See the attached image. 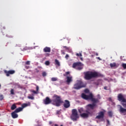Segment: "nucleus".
I'll return each instance as SVG.
<instances>
[{
  "label": "nucleus",
  "instance_id": "obj_25",
  "mask_svg": "<svg viewBox=\"0 0 126 126\" xmlns=\"http://www.w3.org/2000/svg\"><path fill=\"white\" fill-rule=\"evenodd\" d=\"M28 99H31V100H34V97L33 96H28Z\"/></svg>",
  "mask_w": 126,
  "mask_h": 126
},
{
  "label": "nucleus",
  "instance_id": "obj_34",
  "mask_svg": "<svg viewBox=\"0 0 126 126\" xmlns=\"http://www.w3.org/2000/svg\"><path fill=\"white\" fill-rule=\"evenodd\" d=\"M68 58H69V56L68 55V54H66V56H65V59L68 60Z\"/></svg>",
  "mask_w": 126,
  "mask_h": 126
},
{
  "label": "nucleus",
  "instance_id": "obj_29",
  "mask_svg": "<svg viewBox=\"0 0 126 126\" xmlns=\"http://www.w3.org/2000/svg\"><path fill=\"white\" fill-rule=\"evenodd\" d=\"M77 57H82V54L81 53H77L76 54Z\"/></svg>",
  "mask_w": 126,
  "mask_h": 126
},
{
  "label": "nucleus",
  "instance_id": "obj_32",
  "mask_svg": "<svg viewBox=\"0 0 126 126\" xmlns=\"http://www.w3.org/2000/svg\"><path fill=\"white\" fill-rule=\"evenodd\" d=\"M47 76V73L46 72H42V76L45 77Z\"/></svg>",
  "mask_w": 126,
  "mask_h": 126
},
{
  "label": "nucleus",
  "instance_id": "obj_31",
  "mask_svg": "<svg viewBox=\"0 0 126 126\" xmlns=\"http://www.w3.org/2000/svg\"><path fill=\"white\" fill-rule=\"evenodd\" d=\"M31 92H32V93H33V94H38V92H37L36 91L32 90Z\"/></svg>",
  "mask_w": 126,
  "mask_h": 126
},
{
  "label": "nucleus",
  "instance_id": "obj_1",
  "mask_svg": "<svg viewBox=\"0 0 126 126\" xmlns=\"http://www.w3.org/2000/svg\"><path fill=\"white\" fill-rule=\"evenodd\" d=\"M82 98L85 100H90L93 102V104H89L86 106V113H83L80 114L81 118L87 119L90 116H93V110L96 106V103H99V101L98 98H94V95L93 93H91L89 95H86L85 94H82Z\"/></svg>",
  "mask_w": 126,
  "mask_h": 126
},
{
  "label": "nucleus",
  "instance_id": "obj_28",
  "mask_svg": "<svg viewBox=\"0 0 126 126\" xmlns=\"http://www.w3.org/2000/svg\"><path fill=\"white\" fill-rule=\"evenodd\" d=\"M70 72L69 71H67L65 72V74H63V76H66V75H68Z\"/></svg>",
  "mask_w": 126,
  "mask_h": 126
},
{
  "label": "nucleus",
  "instance_id": "obj_8",
  "mask_svg": "<svg viewBox=\"0 0 126 126\" xmlns=\"http://www.w3.org/2000/svg\"><path fill=\"white\" fill-rule=\"evenodd\" d=\"M63 106L65 109H68V108L70 107V102H69V100H65L63 102Z\"/></svg>",
  "mask_w": 126,
  "mask_h": 126
},
{
  "label": "nucleus",
  "instance_id": "obj_18",
  "mask_svg": "<svg viewBox=\"0 0 126 126\" xmlns=\"http://www.w3.org/2000/svg\"><path fill=\"white\" fill-rule=\"evenodd\" d=\"M55 65H58V66H61V63H60V61L58 60V59L55 60Z\"/></svg>",
  "mask_w": 126,
  "mask_h": 126
},
{
  "label": "nucleus",
  "instance_id": "obj_24",
  "mask_svg": "<svg viewBox=\"0 0 126 126\" xmlns=\"http://www.w3.org/2000/svg\"><path fill=\"white\" fill-rule=\"evenodd\" d=\"M122 65V67H123L124 69H126V63H123Z\"/></svg>",
  "mask_w": 126,
  "mask_h": 126
},
{
  "label": "nucleus",
  "instance_id": "obj_2",
  "mask_svg": "<svg viewBox=\"0 0 126 126\" xmlns=\"http://www.w3.org/2000/svg\"><path fill=\"white\" fill-rule=\"evenodd\" d=\"M84 79L86 80H91L93 78H96L102 76V74L97 71H88L84 72Z\"/></svg>",
  "mask_w": 126,
  "mask_h": 126
},
{
  "label": "nucleus",
  "instance_id": "obj_6",
  "mask_svg": "<svg viewBox=\"0 0 126 126\" xmlns=\"http://www.w3.org/2000/svg\"><path fill=\"white\" fill-rule=\"evenodd\" d=\"M117 99L119 102L122 103H126V99L125 98L124 94H119L117 96Z\"/></svg>",
  "mask_w": 126,
  "mask_h": 126
},
{
  "label": "nucleus",
  "instance_id": "obj_30",
  "mask_svg": "<svg viewBox=\"0 0 126 126\" xmlns=\"http://www.w3.org/2000/svg\"><path fill=\"white\" fill-rule=\"evenodd\" d=\"M45 64H46V65H50V62L49 61H46L45 63Z\"/></svg>",
  "mask_w": 126,
  "mask_h": 126
},
{
  "label": "nucleus",
  "instance_id": "obj_53",
  "mask_svg": "<svg viewBox=\"0 0 126 126\" xmlns=\"http://www.w3.org/2000/svg\"><path fill=\"white\" fill-rule=\"evenodd\" d=\"M121 59H122V57H121Z\"/></svg>",
  "mask_w": 126,
  "mask_h": 126
},
{
  "label": "nucleus",
  "instance_id": "obj_21",
  "mask_svg": "<svg viewBox=\"0 0 126 126\" xmlns=\"http://www.w3.org/2000/svg\"><path fill=\"white\" fill-rule=\"evenodd\" d=\"M78 112L80 114H81L82 113H83V112H85V111H84V108L82 107L78 109Z\"/></svg>",
  "mask_w": 126,
  "mask_h": 126
},
{
  "label": "nucleus",
  "instance_id": "obj_44",
  "mask_svg": "<svg viewBox=\"0 0 126 126\" xmlns=\"http://www.w3.org/2000/svg\"><path fill=\"white\" fill-rule=\"evenodd\" d=\"M53 124V122L52 121L49 122V125H52Z\"/></svg>",
  "mask_w": 126,
  "mask_h": 126
},
{
  "label": "nucleus",
  "instance_id": "obj_47",
  "mask_svg": "<svg viewBox=\"0 0 126 126\" xmlns=\"http://www.w3.org/2000/svg\"><path fill=\"white\" fill-rule=\"evenodd\" d=\"M81 61H83V59H82V58H81Z\"/></svg>",
  "mask_w": 126,
  "mask_h": 126
},
{
  "label": "nucleus",
  "instance_id": "obj_46",
  "mask_svg": "<svg viewBox=\"0 0 126 126\" xmlns=\"http://www.w3.org/2000/svg\"><path fill=\"white\" fill-rule=\"evenodd\" d=\"M59 113H60V112H59V111H57V114H59Z\"/></svg>",
  "mask_w": 126,
  "mask_h": 126
},
{
  "label": "nucleus",
  "instance_id": "obj_26",
  "mask_svg": "<svg viewBox=\"0 0 126 126\" xmlns=\"http://www.w3.org/2000/svg\"><path fill=\"white\" fill-rule=\"evenodd\" d=\"M57 80H58V78H57L52 77L51 78V81H57Z\"/></svg>",
  "mask_w": 126,
  "mask_h": 126
},
{
  "label": "nucleus",
  "instance_id": "obj_16",
  "mask_svg": "<svg viewBox=\"0 0 126 126\" xmlns=\"http://www.w3.org/2000/svg\"><path fill=\"white\" fill-rule=\"evenodd\" d=\"M119 111L120 112V113L124 114L125 113H126V109L123 108L122 106H120Z\"/></svg>",
  "mask_w": 126,
  "mask_h": 126
},
{
  "label": "nucleus",
  "instance_id": "obj_22",
  "mask_svg": "<svg viewBox=\"0 0 126 126\" xmlns=\"http://www.w3.org/2000/svg\"><path fill=\"white\" fill-rule=\"evenodd\" d=\"M10 94L11 95H14V90L13 89H11L10 90Z\"/></svg>",
  "mask_w": 126,
  "mask_h": 126
},
{
  "label": "nucleus",
  "instance_id": "obj_9",
  "mask_svg": "<svg viewBox=\"0 0 126 126\" xmlns=\"http://www.w3.org/2000/svg\"><path fill=\"white\" fill-rule=\"evenodd\" d=\"M4 73L7 76H9L10 74H14V73H15V71L14 70H10L9 71L5 70H4Z\"/></svg>",
  "mask_w": 126,
  "mask_h": 126
},
{
  "label": "nucleus",
  "instance_id": "obj_4",
  "mask_svg": "<svg viewBox=\"0 0 126 126\" xmlns=\"http://www.w3.org/2000/svg\"><path fill=\"white\" fill-rule=\"evenodd\" d=\"M86 85L83 83V82H82L80 80H78L77 82L74 85V89L78 90L83 87H85Z\"/></svg>",
  "mask_w": 126,
  "mask_h": 126
},
{
  "label": "nucleus",
  "instance_id": "obj_50",
  "mask_svg": "<svg viewBox=\"0 0 126 126\" xmlns=\"http://www.w3.org/2000/svg\"><path fill=\"white\" fill-rule=\"evenodd\" d=\"M36 72H39V70H37V71H36Z\"/></svg>",
  "mask_w": 126,
  "mask_h": 126
},
{
  "label": "nucleus",
  "instance_id": "obj_27",
  "mask_svg": "<svg viewBox=\"0 0 126 126\" xmlns=\"http://www.w3.org/2000/svg\"><path fill=\"white\" fill-rule=\"evenodd\" d=\"M83 68V67L82 66H78L77 69L79 70H81Z\"/></svg>",
  "mask_w": 126,
  "mask_h": 126
},
{
  "label": "nucleus",
  "instance_id": "obj_20",
  "mask_svg": "<svg viewBox=\"0 0 126 126\" xmlns=\"http://www.w3.org/2000/svg\"><path fill=\"white\" fill-rule=\"evenodd\" d=\"M30 105V103H29V104L27 103H24L23 104H22V107L23 108V109H24V108H26V107Z\"/></svg>",
  "mask_w": 126,
  "mask_h": 126
},
{
  "label": "nucleus",
  "instance_id": "obj_33",
  "mask_svg": "<svg viewBox=\"0 0 126 126\" xmlns=\"http://www.w3.org/2000/svg\"><path fill=\"white\" fill-rule=\"evenodd\" d=\"M0 101H2V100H3V95H0Z\"/></svg>",
  "mask_w": 126,
  "mask_h": 126
},
{
  "label": "nucleus",
  "instance_id": "obj_12",
  "mask_svg": "<svg viewBox=\"0 0 126 126\" xmlns=\"http://www.w3.org/2000/svg\"><path fill=\"white\" fill-rule=\"evenodd\" d=\"M17 112L14 111L11 113V117L13 119H17L18 118V114H16Z\"/></svg>",
  "mask_w": 126,
  "mask_h": 126
},
{
  "label": "nucleus",
  "instance_id": "obj_19",
  "mask_svg": "<svg viewBox=\"0 0 126 126\" xmlns=\"http://www.w3.org/2000/svg\"><path fill=\"white\" fill-rule=\"evenodd\" d=\"M16 108H17V106H16V104H13L11 106V110H12V111H13V110H15V109H16Z\"/></svg>",
  "mask_w": 126,
  "mask_h": 126
},
{
  "label": "nucleus",
  "instance_id": "obj_11",
  "mask_svg": "<svg viewBox=\"0 0 126 126\" xmlns=\"http://www.w3.org/2000/svg\"><path fill=\"white\" fill-rule=\"evenodd\" d=\"M82 65H83V64H82L81 62H77L73 63L72 67L73 68H75V67H77L78 66H82Z\"/></svg>",
  "mask_w": 126,
  "mask_h": 126
},
{
  "label": "nucleus",
  "instance_id": "obj_39",
  "mask_svg": "<svg viewBox=\"0 0 126 126\" xmlns=\"http://www.w3.org/2000/svg\"><path fill=\"white\" fill-rule=\"evenodd\" d=\"M63 48H65L66 50H69V47H67L66 46H63Z\"/></svg>",
  "mask_w": 126,
  "mask_h": 126
},
{
  "label": "nucleus",
  "instance_id": "obj_14",
  "mask_svg": "<svg viewBox=\"0 0 126 126\" xmlns=\"http://www.w3.org/2000/svg\"><path fill=\"white\" fill-rule=\"evenodd\" d=\"M43 52H44V53H51V48L47 46L45 47L43 49Z\"/></svg>",
  "mask_w": 126,
  "mask_h": 126
},
{
  "label": "nucleus",
  "instance_id": "obj_35",
  "mask_svg": "<svg viewBox=\"0 0 126 126\" xmlns=\"http://www.w3.org/2000/svg\"><path fill=\"white\" fill-rule=\"evenodd\" d=\"M122 106H123V107H125V108H126V103H122Z\"/></svg>",
  "mask_w": 126,
  "mask_h": 126
},
{
  "label": "nucleus",
  "instance_id": "obj_52",
  "mask_svg": "<svg viewBox=\"0 0 126 126\" xmlns=\"http://www.w3.org/2000/svg\"><path fill=\"white\" fill-rule=\"evenodd\" d=\"M0 86H1V85H0Z\"/></svg>",
  "mask_w": 126,
  "mask_h": 126
},
{
  "label": "nucleus",
  "instance_id": "obj_42",
  "mask_svg": "<svg viewBox=\"0 0 126 126\" xmlns=\"http://www.w3.org/2000/svg\"><path fill=\"white\" fill-rule=\"evenodd\" d=\"M46 57H49L50 56V54H45Z\"/></svg>",
  "mask_w": 126,
  "mask_h": 126
},
{
  "label": "nucleus",
  "instance_id": "obj_23",
  "mask_svg": "<svg viewBox=\"0 0 126 126\" xmlns=\"http://www.w3.org/2000/svg\"><path fill=\"white\" fill-rule=\"evenodd\" d=\"M108 114L111 118L113 117V112H112V111L108 112Z\"/></svg>",
  "mask_w": 126,
  "mask_h": 126
},
{
  "label": "nucleus",
  "instance_id": "obj_3",
  "mask_svg": "<svg viewBox=\"0 0 126 126\" xmlns=\"http://www.w3.org/2000/svg\"><path fill=\"white\" fill-rule=\"evenodd\" d=\"M52 103L53 104L56 106V107H60L61 104L63 103V101L62 100V97H61V96L57 94H54L53 96Z\"/></svg>",
  "mask_w": 126,
  "mask_h": 126
},
{
  "label": "nucleus",
  "instance_id": "obj_17",
  "mask_svg": "<svg viewBox=\"0 0 126 126\" xmlns=\"http://www.w3.org/2000/svg\"><path fill=\"white\" fill-rule=\"evenodd\" d=\"M23 108L19 107L18 108H16L14 111L16 113H19L20 112H22V111H23Z\"/></svg>",
  "mask_w": 126,
  "mask_h": 126
},
{
  "label": "nucleus",
  "instance_id": "obj_37",
  "mask_svg": "<svg viewBox=\"0 0 126 126\" xmlns=\"http://www.w3.org/2000/svg\"><path fill=\"white\" fill-rule=\"evenodd\" d=\"M26 64L29 65L30 64V61H27L26 62Z\"/></svg>",
  "mask_w": 126,
  "mask_h": 126
},
{
  "label": "nucleus",
  "instance_id": "obj_49",
  "mask_svg": "<svg viewBox=\"0 0 126 126\" xmlns=\"http://www.w3.org/2000/svg\"><path fill=\"white\" fill-rule=\"evenodd\" d=\"M97 59H98V60H100V57H98Z\"/></svg>",
  "mask_w": 126,
  "mask_h": 126
},
{
  "label": "nucleus",
  "instance_id": "obj_40",
  "mask_svg": "<svg viewBox=\"0 0 126 126\" xmlns=\"http://www.w3.org/2000/svg\"><path fill=\"white\" fill-rule=\"evenodd\" d=\"M107 125H110V121H109V120H107Z\"/></svg>",
  "mask_w": 126,
  "mask_h": 126
},
{
  "label": "nucleus",
  "instance_id": "obj_7",
  "mask_svg": "<svg viewBox=\"0 0 126 126\" xmlns=\"http://www.w3.org/2000/svg\"><path fill=\"white\" fill-rule=\"evenodd\" d=\"M43 103L45 105H49L51 103H53L52 99H51L50 97L47 96L44 100H43Z\"/></svg>",
  "mask_w": 126,
  "mask_h": 126
},
{
  "label": "nucleus",
  "instance_id": "obj_15",
  "mask_svg": "<svg viewBox=\"0 0 126 126\" xmlns=\"http://www.w3.org/2000/svg\"><path fill=\"white\" fill-rule=\"evenodd\" d=\"M66 79L67 83H70V82H72V76H67Z\"/></svg>",
  "mask_w": 126,
  "mask_h": 126
},
{
  "label": "nucleus",
  "instance_id": "obj_51",
  "mask_svg": "<svg viewBox=\"0 0 126 126\" xmlns=\"http://www.w3.org/2000/svg\"><path fill=\"white\" fill-rule=\"evenodd\" d=\"M60 126H63V125H61Z\"/></svg>",
  "mask_w": 126,
  "mask_h": 126
},
{
  "label": "nucleus",
  "instance_id": "obj_36",
  "mask_svg": "<svg viewBox=\"0 0 126 126\" xmlns=\"http://www.w3.org/2000/svg\"><path fill=\"white\" fill-rule=\"evenodd\" d=\"M85 92V93H89V90L88 89H86Z\"/></svg>",
  "mask_w": 126,
  "mask_h": 126
},
{
  "label": "nucleus",
  "instance_id": "obj_43",
  "mask_svg": "<svg viewBox=\"0 0 126 126\" xmlns=\"http://www.w3.org/2000/svg\"><path fill=\"white\" fill-rule=\"evenodd\" d=\"M62 53L63 55H65V53H64V52L62 51Z\"/></svg>",
  "mask_w": 126,
  "mask_h": 126
},
{
  "label": "nucleus",
  "instance_id": "obj_5",
  "mask_svg": "<svg viewBox=\"0 0 126 126\" xmlns=\"http://www.w3.org/2000/svg\"><path fill=\"white\" fill-rule=\"evenodd\" d=\"M78 113H77V110L74 109L72 110V114L71 115V119L73 121H77L78 119Z\"/></svg>",
  "mask_w": 126,
  "mask_h": 126
},
{
  "label": "nucleus",
  "instance_id": "obj_13",
  "mask_svg": "<svg viewBox=\"0 0 126 126\" xmlns=\"http://www.w3.org/2000/svg\"><path fill=\"white\" fill-rule=\"evenodd\" d=\"M110 66L111 68L115 67V68H117L119 66V64H117L116 63H110Z\"/></svg>",
  "mask_w": 126,
  "mask_h": 126
},
{
  "label": "nucleus",
  "instance_id": "obj_48",
  "mask_svg": "<svg viewBox=\"0 0 126 126\" xmlns=\"http://www.w3.org/2000/svg\"><path fill=\"white\" fill-rule=\"evenodd\" d=\"M96 56H98V53H96Z\"/></svg>",
  "mask_w": 126,
  "mask_h": 126
},
{
  "label": "nucleus",
  "instance_id": "obj_10",
  "mask_svg": "<svg viewBox=\"0 0 126 126\" xmlns=\"http://www.w3.org/2000/svg\"><path fill=\"white\" fill-rule=\"evenodd\" d=\"M104 112L100 111L98 113V116H97L95 117V119H98V120H100V119H104Z\"/></svg>",
  "mask_w": 126,
  "mask_h": 126
},
{
  "label": "nucleus",
  "instance_id": "obj_38",
  "mask_svg": "<svg viewBox=\"0 0 126 126\" xmlns=\"http://www.w3.org/2000/svg\"><path fill=\"white\" fill-rule=\"evenodd\" d=\"M36 92H38V91H39V87L38 86H36Z\"/></svg>",
  "mask_w": 126,
  "mask_h": 126
},
{
  "label": "nucleus",
  "instance_id": "obj_45",
  "mask_svg": "<svg viewBox=\"0 0 126 126\" xmlns=\"http://www.w3.org/2000/svg\"><path fill=\"white\" fill-rule=\"evenodd\" d=\"M104 89H105V90H107V87H104Z\"/></svg>",
  "mask_w": 126,
  "mask_h": 126
},
{
  "label": "nucleus",
  "instance_id": "obj_41",
  "mask_svg": "<svg viewBox=\"0 0 126 126\" xmlns=\"http://www.w3.org/2000/svg\"><path fill=\"white\" fill-rule=\"evenodd\" d=\"M25 68L26 69H28V68H29V66H25Z\"/></svg>",
  "mask_w": 126,
  "mask_h": 126
}]
</instances>
